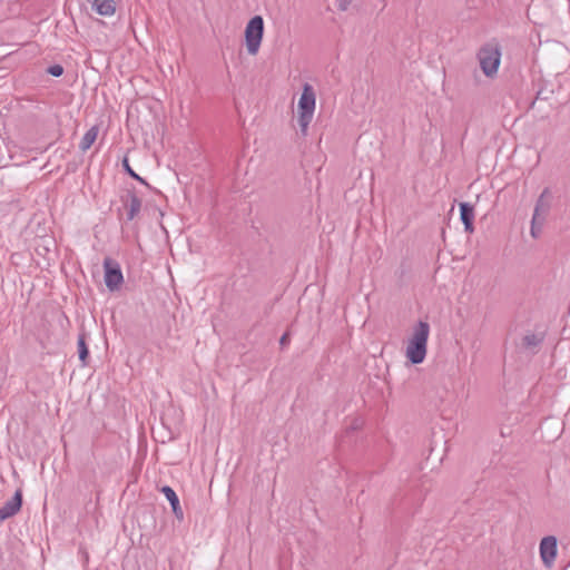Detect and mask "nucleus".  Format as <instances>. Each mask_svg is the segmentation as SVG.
<instances>
[{
  "label": "nucleus",
  "instance_id": "f257e3e1",
  "mask_svg": "<svg viewBox=\"0 0 570 570\" xmlns=\"http://www.w3.org/2000/svg\"><path fill=\"white\" fill-rule=\"evenodd\" d=\"M430 325L425 321L417 322L407 340L405 356L412 364H421L426 356Z\"/></svg>",
  "mask_w": 570,
  "mask_h": 570
},
{
  "label": "nucleus",
  "instance_id": "f03ea898",
  "mask_svg": "<svg viewBox=\"0 0 570 570\" xmlns=\"http://www.w3.org/2000/svg\"><path fill=\"white\" fill-rule=\"evenodd\" d=\"M316 97L314 89L311 85L305 83L303 92L298 100V125L302 132L305 135L311 124L315 110Z\"/></svg>",
  "mask_w": 570,
  "mask_h": 570
},
{
  "label": "nucleus",
  "instance_id": "7ed1b4c3",
  "mask_svg": "<svg viewBox=\"0 0 570 570\" xmlns=\"http://www.w3.org/2000/svg\"><path fill=\"white\" fill-rule=\"evenodd\" d=\"M480 68L487 77L497 75L500 61L501 51L497 45L488 43L483 46L478 52Z\"/></svg>",
  "mask_w": 570,
  "mask_h": 570
},
{
  "label": "nucleus",
  "instance_id": "20e7f679",
  "mask_svg": "<svg viewBox=\"0 0 570 570\" xmlns=\"http://www.w3.org/2000/svg\"><path fill=\"white\" fill-rule=\"evenodd\" d=\"M264 36V20L261 16L253 17L245 28V43L247 52L256 56L259 51Z\"/></svg>",
  "mask_w": 570,
  "mask_h": 570
},
{
  "label": "nucleus",
  "instance_id": "39448f33",
  "mask_svg": "<svg viewBox=\"0 0 570 570\" xmlns=\"http://www.w3.org/2000/svg\"><path fill=\"white\" fill-rule=\"evenodd\" d=\"M104 269H105V284L109 291H116L120 287L124 282L122 272L120 265L111 259L110 257H106L104 259Z\"/></svg>",
  "mask_w": 570,
  "mask_h": 570
},
{
  "label": "nucleus",
  "instance_id": "423d86ee",
  "mask_svg": "<svg viewBox=\"0 0 570 570\" xmlns=\"http://www.w3.org/2000/svg\"><path fill=\"white\" fill-rule=\"evenodd\" d=\"M539 549L543 564L550 568L557 557V538L553 535L544 537L540 542Z\"/></svg>",
  "mask_w": 570,
  "mask_h": 570
},
{
  "label": "nucleus",
  "instance_id": "0eeeda50",
  "mask_svg": "<svg viewBox=\"0 0 570 570\" xmlns=\"http://www.w3.org/2000/svg\"><path fill=\"white\" fill-rule=\"evenodd\" d=\"M550 190L546 188L537 199L532 218H534L535 222H539V229L542 228L546 217L550 210Z\"/></svg>",
  "mask_w": 570,
  "mask_h": 570
},
{
  "label": "nucleus",
  "instance_id": "6e6552de",
  "mask_svg": "<svg viewBox=\"0 0 570 570\" xmlns=\"http://www.w3.org/2000/svg\"><path fill=\"white\" fill-rule=\"evenodd\" d=\"M22 505V491L17 490L14 495L0 508V520L3 521L17 514Z\"/></svg>",
  "mask_w": 570,
  "mask_h": 570
},
{
  "label": "nucleus",
  "instance_id": "1a4fd4ad",
  "mask_svg": "<svg viewBox=\"0 0 570 570\" xmlns=\"http://www.w3.org/2000/svg\"><path fill=\"white\" fill-rule=\"evenodd\" d=\"M460 217L464 225V230L469 234L474 232L473 220H474V208L469 203L460 204Z\"/></svg>",
  "mask_w": 570,
  "mask_h": 570
},
{
  "label": "nucleus",
  "instance_id": "9d476101",
  "mask_svg": "<svg viewBox=\"0 0 570 570\" xmlns=\"http://www.w3.org/2000/svg\"><path fill=\"white\" fill-rule=\"evenodd\" d=\"M161 492L164 493L166 499L169 501V503L171 505L173 513L175 514V517L178 520H183L184 512H183V509H181V507L179 504V499H178L176 492L170 487H168V485L163 487L161 488Z\"/></svg>",
  "mask_w": 570,
  "mask_h": 570
},
{
  "label": "nucleus",
  "instance_id": "9b49d317",
  "mask_svg": "<svg viewBox=\"0 0 570 570\" xmlns=\"http://www.w3.org/2000/svg\"><path fill=\"white\" fill-rule=\"evenodd\" d=\"M125 207L127 209V219L132 220L141 209V200L135 193H129Z\"/></svg>",
  "mask_w": 570,
  "mask_h": 570
},
{
  "label": "nucleus",
  "instance_id": "f8f14e48",
  "mask_svg": "<svg viewBox=\"0 0 570 570\" xmlns=\"http://www.w3.org/2000/svg\"><path fill=\"white\" fill-rule=\"evenodd\" d=\"M92 8L100 16H112L116 11L115 0H94Z\"/></svg>",
  "mask_w": 570,
  "mask_h": 570
},
{
  "label": "nucleus",
  "instance_id": "ddd939ff",
  "mask_svg": "<svg viewBox=\"0 0 570 570\" xmlns=\"http://www.w3.org/2000/svg\"><path fill=\"white\" fill-rule=\"evenodd\" d=\"M98 131L99 129L97 126H92L90 129L86 131V134L82 136L79 142L80 150L86 151L92 146V144L97 139Z\"/></svg>",
  "mask_w": 570,
  "mask_h": 570
},
{
  "label": "nucleus",
  "instance_id": "4468645a",
  "mask_svg": "<svg viewBox=\"0 0 570 570\" xmlns=\"http://www.w3.org/2000/svg\"><path fill=\"white\" fill-rule=\"evenodd\" d=\"M543 342V334L528 333L522 338L523 347L534 350Z\"/></svg>",
  "mask_w": 570,
  "mask_h": 570
},
{
  "label": "nucleus",
  "instance_id": "2eb2a0df",
  "mask_svg": "<svg viewBox=\"0 0 570 570\" xmlns=\"http://www.w3.org/2000/svg\"><path fill=\"white\" fill-rule=\"evenodd\" d=\"M77 345H78L79 358L83 364H86L89 351H88V347L86 344L85 334H79Z\"/></svg>",
  "mask_w": 570,
  "mask_h": 570
},
{
  "label": "nucleus",
  "instance_id": "dca6fc26",
  "mask_svg": "<svg viewBox=\"0 0 570 570\" xmlns=\"http://www.w3.org/2000/svg\"><path fill=\"white\" fill-rule=\"evenodd\" d=\"M122 166H124V169L129 174L130 177H132L134 179L140 181L144 185H147L146 180L144 178H141L138 174H136L135 170L131 169L127 158H125L122 160Z\"/></svg>",
  "mask_w": 570,
  "mask_h": 570
},
{
  "label": "nucleus",
  "instance_id": "f3484780",
  "mask_svg": "<svg viewBox=\"0 0 570 570\" xmlns=\"http://www.w3.org/2000/svg\"><path fill=\"white\" fill-rule=\"evenodd\" d=\"M47 71L53 77H60L63 73V68L61 65H52L48 68Z\"/></svg>",
  "mask_w": 570,
  "mask_h": 570
},
{
  "label": "nucleus",
  "instance_id": "a211bd4d",
  "mask_svg": "<svg viewBox=\"0 0 570 570\" xmlns=\"http://www.w3.org/2000/svg\"><path fill=\"white\" fill-rule=\"evenodd\" d=\"M541 229L542 228L539 229V222H535L534 218H532L530 228L532 237L537 238L540 235Z\"/></svg>",
  "mask_w": 570,
  "mask_h": 570
},
{
  "label": "nucleus",
  "instance_id": "6ab92c4d",
  "mask_svg": "<svg viewBox=\"0 0 570 570\" xmlns=\"http://www.w3.org/2000/svg\"><path fill=\"white\" fill-rule=\"evenodd\" d=\"M353 0H337V7L340 10L345 11Z\"/></svg>",
  "mask_w": 570,
  "mask_h": 570
},
{
  "label": "nucleus",
  "instance_id": "aec40b11",
  "mask_svg": "<svg viewBox=\"0 0 570 570\" xmlns=\"http://www.w3.org/2000/svg\"><path fill=\"white\" fill-rule=\"evenodd\" d=\"M287 342H288V334L285 333L282 335L279 343H281V345H285V344H287Z\"/></svg>",
  "mask_w": 570,
  "mask_h": 570
}]
</instances>
